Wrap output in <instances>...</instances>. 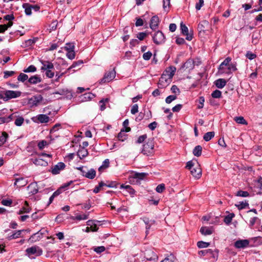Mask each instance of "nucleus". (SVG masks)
<instances>
[{
	"instance_id": "nucleus-1",
	"label": "nucleus",
	"mask_w": 262,
	"mask_h": 262,
	"mask_svg": "<svg viewBox=\"0 0 262 262\" xmlns=\"http://www.w3.org/2000/svg\"><path fill=\"white\" fill-rule=\"evenodd\" d=\"M176 69L174 67L167 68L162 74L158 82V87L163 89L166 87L171 82V79L174 75Z\"/></svg>"
},
{
	"instance_id": "nucleus-2",
	"label": "nucleus",
	"mask_w": 262,
	"mask_h": 262,
	"mask_svg": "<svg viewBox=\"0 0 262 262\" xmlns=\"http://www.w3.org/2000/svg\"><path fill=\"white\" fill-rule=\"evenodd\" d=\"M231 60L232 59L231 57H227L220 64L218 69L221 73L230 74L233 72L237 70L236 63L231 62Z\"/></svg>"
},
{
	"instance_id": "nucleus-3",
	"label": "nucleus",
	"mask_w": 262,
	"mask_h": 262,
	"mask_svg": "<svg viewBox=\"0 0 262 262\" xmlns=\"http://www.w3.org/2000/svg\"><path fill=\"white\" fill-rule=\"evenodd\" d=\"M142 153L147 156H151L154 153V141L152 139H148L143 145Z\"/></svg>"
},
{
	"instance_id": "nucleus-4",
	"label": "nucleus",
	"mask_w": 262,
	"mask_h": 262,
	"mask_svg": "<svg viewBox=\"0 0 262 262\" xmlns=\"http://www.w3.org/2000/svg\"><path fill=\"white\" fill-rule=\"evenodd\" d=\"M147 176V173L133 172L132 175L129 176L128 180L132 183L135 182V180H136V182H138L144 180Z\"/></svg>"
},
{
	"instance_id": "nucleus-5",
	"label": "nucleus",
	"mask_w": 262,
	"mask_h": 262,
	"mask_svg": "<svg viewBox=\"0 0 262 262\" xmlns=\"http://www.w3.org/2000/svg\"><path fill=\"white\" fill-rule=\"evenodd\" d=\"M152 40L156 45H160L165 42V37L161 31H158L152 35Z\"/></svg>"
},
{
	"instance_id": "nucleus-6",
	"label": "nucleus",
	"mask_w": 262,
	"mask_h": 262,
	"mask_svg": "<svg viewBox=\"0 0 262 262\" xmlns=\"http://www.w3.org/2000/svg\"><path fill=\"white\" fill-rule=\"evenodd\" d=\"M26 252L29 256L35 255L36 256H38L42 254V249L37 246L27 248Z\"/></svg>"
},
{
	"instance_id": "nucleus-7",
	"label": "nucleus",
	"mask_w": 262,
	"mask_h": 262,
	"mask_svg": "<svg viewBox=\"0 0 262 262\" xmlns=\"http://www.w3.org/2000/svg\"><path fill=\"white\" fill-rule=\"evenodd\" d=\"M32 120L36 123H46L49 122L50 118L47 115L39 114L31 118Z\"/></svg>"
},
{
	"instance_id": "nucleus-8",
	"label": "nucleus",
	"mask_w": 262,
	"mask_h": 262,
	"mask_svg": "<svg viewBox=\"0 0 262 262\" xmlns=\"http://www.w3.org/2000/svg\"><path fill=\"white\" fill-rule=\"evenodd\" d=\"M116 76V71L114 69L106 72L102 79H101L100 83L109 82L112 81Z\"/></svg>"
},
{
	"instance_id": "nucleus-9",
	"label": "nucleus",
	"mask_w": 262,
	"mask_h": 262,
	"mask_svg": "<svg viewBox=\"0 0 262 262\" xmlns=\"http://www.w3.org/2000/svg\"><path fill=\"white\" fill-rule=\"evenodd\" d=\"M4 95L5 96V100L7 101L10 99L19 97L21 95V92L20 91L8 90L5 92Z\"/></svg>"
},
{
	"instance_id": "nucleus-10",
	"label": "nucleus",
	"mask_w": 262,
	"mask_h": 262,
	"mask_svg": "<svg viewBox=\"0 0 262 262\" xmlns=\"http://www.w3.org/2000/svg\"><path fill=\"white\" fill-rule=\"evenodd\" d=\"M47 230L45 229H41L36 233L33 234L29 238L31 242H36L39 241L42 237V235L45 234Z\"/></svg>"
},
{
	"instance_id": "nucleus-11",
	"label": "nucleus",
	"mask_w": 262,
	"mask_h": 262,
	"mask_svg": "<svg viewBox=\"0 0 262 262\" xmlns=\"http://www.w3.org/2000/svg\"><path fill=\"white\" fill-rule=\"evenodd\" d=\"M180 28L182 33L186 36V39L189 41L191 40L193 38V35L192 34L189 33L187 27L183 23H181L180 24Z\"/></svg>"
},
{
	"instance_id": "nucleus-12",
	"label": "nucleus",
	"mask_w": 262,
	"mask_h": 262,
	"mask_svg": "<svg viewBox=\"0 0 262 262\" xmlns=\"http://www.w3.org/2000/svg\"><path fill=\"white\" fill-rule=\"evenodd\" d=\"M144 257L149 261L156 260L158 259L157 255L151 249L146 250L145 251Z\"/></svg>"
},
{
	"instance_id": "nucleus-13",
	"label": "nucleus",
	"mask_w": 262,
	"mask_h": 262,
	"mask_svg": "<svg viewBox=\"0 0 262 262\" xmlns=\"http://www.w3.org/2000/svg\"><path fill=\"white\" fill-rule=\"evenodd\" d=\"M66 165L63 162H59L56 165L52 167L51 172L53 174H57L60 173V171L64 169Z\"/></svg>"
},
{
	"instance_id": "nucleus-14",
	"label": "nucleus",
	"mask_w": 262,
	"mask_h": 262,
	"mask_svg": "<svg viewBox=\"0 0 262 262\" xmlns=\"http://www.w3.org/2000/svg\"><path fill=\"white\" fill-rule=\"evenodd\" d=\"M249 245V241L248 239H239L234 243V247L237 249L245 248Z\"/></svg>"
},
{
	"instance_id": "nucleus-15",
	"label": "nucleus",
	"mask_w": 262,
	"mask_h": 262,
	"mask_svg": "<svg viewBox=\"0 0 262 262\" xmlns=\"http://www.w3.org/2000/svg\"><path fill=\"white\" fill-rule=\"evenodd\" d=\"M40 62L42 64V67L40 69L42 71L54 69V65L51 61L48 60H40Z\"/></svg>"
},
{
	"instance_id": "nucleus-16",
	"label": "nucleus",
	"mask_w": 262,
	"mask_h": 262,
	"mask_svg": "<svg viewBox=\"0 0 262 262\" xmlns=\"http://www.w3.org/2000/svg\"><path fill=\"white\" fill-rule=\"evenodd\" d=\"M160 20L157 15L153 16L150 21L149 27L152 30L157 29L159 25Z\"/></svg>"
},
{
	"instance_id": "nucleus-17",
	"label": "nucleus",
	"mask_w": 262,
	"mask_h": 262,
	"mask_svg": "<svg viewBox=\"0 0 262 262\" xmlns=\"http://www.w3.org/2000/svg\"><path fill=\"white\" fill-rule=\"evenodd\" d=\"M191 174L195 178L199 179L202 174V170L200 166L197 164L190 170Z\"/></svg>"
},
{
	"instance_id": "nucleus-18",
	"label": "nucleus",
	"mask_w": 262,
	"mask_h": 262,
	"mask_svg": "<svg viewBox=\"0 0 262 262\" xmlns=\"http://www.w3.org/2000/svg\"><path fill=\"white\" fill-rule=\"evenodd\" d=\"M42 99L41 95H35L29 99V103L32 105L36 106L42 100Z\"/></svg>"
},
{
	"instance_id": "nucleus-19",
	"label": "nucleus",
	"mask_w": 262,
	"mask_h": 262,
	"mask_svg": "<svg viewBox=\"0 0 262 262\" xmlns=\"http://www.w3.org/2000/svg\"><path fill=\"white\" fill-rule=\"evenodd\" d=\"M27 189L29 191V193L31 194V195L36 194L38 191L37 183L34 182L31 183L27 187Z\"/></svg>"
},
{
	"instance_id": "nucleus-20",
	"label": "nucleus",
	"mask_w": 262,
	"mask_h": 262,
	"mask_svg": "<svg viewBox=\"0 0 262 262\" xmlns=\"http://www.w3.org/2000/svg\"><path fill=\"white\" fill-rule=\"evenodd\" d=\"M215 251H213L212 250L208 249H205L203 250L199 251L198 254L199 255L201 256H205V255H208L212 256L213 257H215ZM216 254H217V252L215 251Z\"/></svg>"
},
{
	"instance_id": "nucleus-21",
	"label": "nucleus",
	"mask_w": 262,
	"mask_h": 262,
	"mask_svg": "<svg viewBox=\"0 0 262 262\" xmlns=\"http://www.w3.org/2000/svg\"><path fill=\"white\" fill-rule=\"evenodd\" d=\"M194 67V61L192 59H188L182 66V69H186L188 70H192Z\"/></svg>"
},
{
	"instance_id": "nucleus-22",
	"label": "nucleus",
	"mask_w": 262,
	"mask_h": 262,
	"mask_svg": "<svg viewBox=\"0 0 262 262\" xmlns=\"http://www.w3.org/2000/svg\"><path fill=\"white\" fill-rule=\"evenodd\" d=\"M24 231V230H19L17 231H13L12 235L8 234L6 238L8 240H11L13 239L17 238L21 236V234L22 232Z\"/></svg>"
},
{
	"instance_id": "nucleus-23",
	"label": "nucleus",
	"mask_w": 262,
	"mask_h": 262,
	"mask_svg": "<svg viewBox=\"0 0 262 262\" xmlns=\"http://www.w3.org/2000/svg\"><path fill=\"white\" fill-rule=\"evenodd\" d=\"M41 81V78L38 75L32 76L28 79V82L31 84H36Z\"/></svg>"
},
{
	"instance_id": "nucleus-24",
	"label": "nucleus",
	"mask_w": 262,
	"mask_h": 262,
	"mask_svg": "<svg viewBox=\"0 0 262 262\" xmlns=\"http://www.w3.org/2000/svg\"><path fill=\"white\" fill-rule=\"evenodd\" d=\"M15 117V116L14 115V114H12L8 116L7 117H0V124L5 123H8L13 119H14V118Z\"/></svg>"
},
{
	"instance_id": "nucleus-25",
	"label": "nucleus",
	"mask_w": 262,
	"mask_h": 262,
	"mask_svg": "<svg viewBox=\"0 0 262 262\" xmlns=\"http://www.w3.org/2000/svg\"><path fill=\"white\" fill-rule=\"evenodd\" d=\"M95 97V95L91 93H86L80 97V101H87L92 100Z\"/></svg>"
},
{
	"instance_id": "nucleus-26",
	"label": "nucleus",
	"mask_w": 262,
	"mask_h": 262,
	"mask_svg": "<svg viewBox=\"0 0 262 262\" xmlns=\"http://www.w3.org/2000/svg\"><path fill=\"white\" fill-rule=\"evenodd\" d=\"M27 184V181L24 178H19L15 179V185L21 187L25 186Z\"/></svg>"
},
{
	"instance_id": "nucleus-27",
	"label": "nucleus",
	"mask_w": 262,
	"mask_h": 262,
	"mask_svg": "<svg viewBox=\"0 0 262 262\" xmlns=\"http://www.w3.org/2000/svg\"><path fill=\"white\" fill-rule=\"evenodd\" d=\"M227 81L222 78L219 79L215 81L214 84L219 89L223 88L226 84Z\"/></svg>"
},
{
	"instance_id": "nucleus-28",
	"label": "nucleus",
	"mask_w": 262,
	"mask_h": 262,
	"mask_svg": "<svg viewBox=\"0 0 262 262\" xmlns=\"http://www.w3.org/2000/svg\"><path fill=\"white\" fill-rule=\"evenodd\" d=\"M200 232L204 235H210L213 232V230L211 228L208 227H202L200 229Z\"/></svg>"
},
{
	"instance_id": "nucleus-29",
	"label": "nucleus",
	"mask_w": 262,
	"mask_h": 262,
	"mask_svg": "<svg viewBox=\"0 0 262 262\" xmlns=\"http://www.w3.org/2000/svg\"><path fill=\"white\" fill-rule=\"evenodd\" d=\"M209 26V22L206 20L200 22L198 26V29L200 32H205V29Z\"/></svg>"
},
{
	"instance_id": "nucleus-30",
	"label": "nucleus",
	"mask_w": 262,
	"mask_h": 262,
	"mask_svg": "<svg viewBox=\"0 0 262 262\" xmlns=\"http://www.w3.org/2000/svg\"><path fill=\"white\" fill-rule=\"evenodd\" d=\"M31 211V208L29 207L28 203L27 201L25 202L24 206L18 212V214L25 213H29Z\"/></svg>"
},
{
	"instance_id": "nucleus-31",
	"label": "nucleus",
	"mask_w": 262,
	"mask_h": 262,
	"mask_svg": "<svg viewBox=\"0 0 262 262\" xmlns=\"http://www.w3.org/2000/svg\"><path fill=\"white\" fill-rule=\"evenodd\" d=\"M120 188L125 189L130 195H134L136 192L135 190L128 185L122 184L120 186Z\"/></svg>"
},
{
	"instance_id": "nucleus-32",
	"label": "nucleus",
	"mask_w": 262,
	"mask_h": 262,
	"mask_svg": "<svg viewBox=\"0 0 262 262\" xmlns=\"http://www.w3.org/2000/svg\"><path fill=\"white\" fill-rule=\"evenodd\" d=\"M96 176V171L94 169H91L85 174L84 177L90 179H93Z\"/></svg>"
},
{
	"instance_id": "nucleus-33",
	"label": "nucleus",
	"mask_w": 262,
	"mask_h": 262,
	"mask_svg": "<svg viewBox=\"0 0 262 262\" xmlns=\"http://www.w3.org/2000/svg\"><path fill=\"white\" fill-rule=\"evenodd\" d=\"M214 135L215 133L214 132H207L204 134L203 136V139L205 141H209L214 137Z\"/></svg>"
},
{
	"instance_id": "nucleus-34",
	"label": "nucleus",
	"mask_w": 262,
	"mask_h": 262,
	"mask_svg": "<svg viewBox=\"0 0 262 262\" xmlns=\"http://www.w3.org/2000/svg\"><path fill=\"white\" fill-rule=\"evenodd\" d=\"M202 147L200 145L196 146L193 150V154L196 157H200L202 154Z\"/></svg>"
},
{
	"instance_id": "nucleus-35",
	"label": "nucleus",
	"mask_w": 262,
	"mask_h": 262,
	"mask_svg": "<svg viewBox=\"0 0 262 262\" xmlns=\"http://www.w3.org/2000/svg\"><path fill=\"white\" fill-rule=\"evenodd\" d=\"M8 138V134L6 132H3L2 136H0V147L7 141Z\"/></svg>"
},
{
	"instance_id": "nucleus-36",
	"label": "nucleus",
	"mask_w": 262,
	"mask_h": 262,
	"mask_svg": "<svg viewBox=\"0 0 262 262\" xmlns=\"http://www.w3.org/2000/svg\"><path fill=\"white\" fill-rule=\"evenodd\" d=\"M14 115L15 116L14 119L16 118L14 122L15 125L17 126H21L24 122V118L22 116L16 117L15 114Z\"/></svg>"
},
{
	"instance_id": "nucleus-37",
	"label": "nucleus",
	"mask_w": 262,
	"mask_h": 262,
	"mask_svg": "<svg viewBox=\"0 0 262 262\" xmlns=\"http://www.w3.org/2000/svg\"><path fill=\"white\" fill-rule=\"evenodd\" d=\"M12 25V21H9L7 24L0 25V33L4 32L6 30L8 29V28L11 27Z\"/></svg>"
},
{
	"instance_id": "nucleus-38",
	"label": "nucleus",
	"mask_w": 262,
	"mask_h": 262,
	"mask_svg": "<svg viewBox=\"0 0 262 262\" xmlns=\"http://www.w3.org/2000/svg\"><path fill=\"white\" fill-rule=\"evenodd\" d=\"M234 121L238 123V124H244V125H247V122L246 121V120L242 116H239V117H235L234 118Z\"/></svg>"
},
{
	"instance_id": "nucleus-39",
	"label": "nucleus",
	"mask_w": 262,
	"mask_h": 262,
	"mask_svg": "<svg viewBox=\"0 0 262 262\" xmlns=\"http://www.w3.org/2000/svg\"><path fill=\"white\" fill-rule=\"evenodd\" d=\"M23 8H25V12L26 15H30L32 13L31 5L29 4H24Z\"/></svg>"
},
{
	"instance_id": "nucleus-40",
	"label": "nucleus",
	"mask_w": 262,
	"mask_h": 262,
	"mask_svg": "<svg viewBox=\"0 0 262 262\" xmlns=\"http://www.w3.org/2000/svg\"><path fill=\"white\" fill-rule=\"evenodd\" d=\"M176 259V257L173 254H170L166 257L163 260L161 261V262H174Z\"/></svg>"
},
{
	"instance_id": "nucleus-41",
	"label": "nucleus",
	"mask_w": 262,
	"mask_h": 262,
	"mask_svg": "<svg viewBox=\"0 0 262 262\" xmlns=\"http://www.w3.org/2000/svg\"><path fill=\"white\" fill-rule=\"evenodd\" d=\"M35 42V40L34 39H29L28 40H26L23 43V46L25 48H29L31 47L33 45H34Z\"/></svg>"
},
{
	"instance_id": "nucleus-42",
	"label": "nucleus",
	"mask_w": 262,
	"mask_h": 262,
	"mask_svg": "<svg viewBox=\"0 0 262 262\" xmlns=\"http://www.w3.org/2000/svg\"><path fill=\"white\" fill-rule=\"evenodd\" d=\"M125 131L124 129H121V132L118 134L117 138L119 141H124L126 139V135L124 132Z\"/></svg>"
},
{
	"instance_id": "nucleus-43",
	"label": "nucleus",
	"mask_w": 262,
	"mask_h": 262,
	"mask_svg": "<svg viewBox=\"0 0 262 262\" xmlns=\"http://www.w3.org/2000/svg\"><path fill=\"white\" fill-rule=\"evenodd\" d=\"M234 217V214L230 213L225 217L224 221L227 225H229L231 222L232 220Z\"/></svg>"
},
{
	"instance_id": "nucleus-44",
	"label": "nucleus",
	"mask_w": 262,
	"mask_h": 262,
	"mask_svg": "<svg viewBox=\"0 0 262 262\" xmlns=\"http://www.w3.org/2000/svg\"><path fill=\"white\" fill-rule=\"evenodd\" d=\"M28 79V76L27 74L23 73H21L17 77V80L22 82H24Z\"/></svg>"
},
{
	"instance_id": "nucleus-45",
	"label": "nucleus",
	"mask_w": 262,
	"mask_h": 262,
	"mask_svg": "<svg viewBox=\"0 0 262 262\" xmlns=\"http://www.w3.org/2000/svg\"><path fill=\"white\" fill-rule=\"evenodd\" d=\"M89 218V213L88 214H77L75 216V219L78 221L85 220Z\"/></svg>"
},
{
	"instance_id": "nucleus-46",
	"label": "nucleus",
	"mask_w": 262,
	"mask_h": 262,
	"mask_svg": "<svg viewBox=\"0 0 262 262\" xmlns=\"http://www.w3.org/2000/svg\"><path fill=\"white\" fill-rule=\"evenodd\" d=\"M211 96L213 98H220L222 97V92L220 90H216L212 93Z\"/></svg>"
},
{
	"instance_id": "nucleus-47",
	"label": "nucleus",
	"mask_w": 262,
	"mask_h": 262,
	"mask_svg": "<svg viewBox=\"0 0 262 262\" xmlns=\"http://www.w3.org/2000/svg\"><path fill=\"white\" fill-rule=\"evenodd\" d=\"M93 250L98 254H100L104 252L105 250V247L101 246L98 247H94L93 248Z\"/></svg>"
},
{
	"instance_id": "nucleus-48",
	"label": "nucleus",
	"mask_w": 262,
	"mask_h": 262,
	"mask_svg": "<svg viewBox=\"0 0 262 262\" xmlns=\"http://www.w3.org/2000/svg\"><path fill=\"white\" fill-rule=\"evenodd\" d=\"M36 68L34 65H31L27 68L25 69L23 71L25 73L35 72L36 71Z\"/></svg>"
},
{
	"instance_id": "nucleus-49",
	"label": "nucleus",
	"mask_w": 262,
	"mask_h": 262,
	"mask_svg": "<svg viewBox=\"0 0 262 262\" xmlns=\"http://www.w3.org/2000/svg\"><path fill=\"white\" fill-rule=\"evenodd\" d=\"M239 210L246 208L249 206V204L246 202H241L239 204L235 205Z\"/></svg>"
},
{
	"instance_id": "nucleus-50",
	"label": "nucleus",
	"mask_w": 262,
	"mask_h": 262,
	"mask_svg": "<svg viewBox=\"0 0 262 262\" xmlns=\"http://www.w3.org/2000/svg\"><path fill=\"white\" fill-rule=\"evenodd\" d=\"M210 245L209 243L203 241H199L197 243V246L199 248H207Z\"/></svg>"
},
{
	"instance_id": "nucleus-51",
	"label": "nucleus",
	"mask_w": 262,
	"mask_h": 262,
	"mask_svg": "<svg viewBox=\"0 0 262 262\" xmlns=\"http://www.w3.org/2000/svg\"><path fill=\"white\" fill-rule=\"evenodd\" d=\"M110 165V161L108 159H105L102 163V165L99 168V171H100L102 169H105L108 167Z\"/></svg>"
},
{
	"instance_id": "nucleus-52",
	"label": "nucleus",
	"mask_w": 262,
	"mask_h": 262,
	"mask_svg": "<svg viewBox=\"0 0 262 262\" xmlns=\"http://www.w3.org/2000/svg\"><path fill=\"white\" fill-rule=\"evenodd\" d=\"M88 152L87 150H86L84 148H82L81 150H79L77 152L78 156H79L80 157L81 156L82 158L86 157L88 155Z\"/></svg>"
},
{
	"instance_id": "nucleus-53",
	"label": "nucleus",
	"mask_w": 262,
	"mask_h": 262,
	"mask_svg": "<svg viewBox=\"0 0 262 262\" xmlns=\"http://www.w3.org/2000/svg\"><path fill=\"white\" fill-rule=\"evenodd\" d=\"M236 195L242 197H248L249 196V193L246 191L239 190L237 192Z\"/></svg>"
},
{
	"instance_id": "nucleus-54",
	"label": "nucleus",
	"mask_w": 262,
	"mask_h": 262,
	"mask_svg": "<svg viewBox=\"0 0 262 262\" xmlns=\"http://www.w3.org/2000/svg\"><path fill=\"white\" fill-rule=\"evenodd\" d=\"M48 145V143L46 140H41L39 141L38 143V147L39 149L41 150L44 148V147Z\"/></svg>"
},
{
	"instance_id": "nucleus-55",
	"label": "nucleus",
	"mask_w": 262,
	"mask_h": 262,
	"mask_svg": "<svg viewBox=\"0 0 262 262\" xmlns=\"http://www.w3.org/2000/svg\"><path fill=\"white\" fill-rule=\"evenodd\" d=\"M177 99V96L176 95H169L166 97L165 102L167 104L170 103L172 101Z\"/></svg>"
},
{
	"instance_id": "nucleus-56",
	"label": "nucleus",
	"mask_w": 262,
	"mask_h": 262,
	"mask_svg": "<svg viewBox=\"0 0 262 262\" xmlns=\"http://www.w3.org/2000/svg\"><path fill=\"white\" fill-rule=\"evenodd\" d=\"M108 101V99H102L99 101L100 107L101 111H103L105 109V102Z\"/></svg>"
},
{
	"instance_id": "nucleus-57",
	"label": "nucleus",
	"mask_w": 262,
	"mask_h": 262,
	"mask_svg": "<svg viewBox=\"0 0 262 262\" xmlns=\"http://www.w3.org/2000/svg\"><path fill=\"white\" fill-rule=\"evenodd\" d=\"M165 189V185L164 184H161L157 186L156 190L157 192L162 193Z\"/></svg>"
},
{
	"instance_id": "nucleus-58",
	"label": "nucleus",
	"mask_w": 262,
	"mask_h": 262,
	"mask_svg": "<svg viewBox=\"0 0 262 262\" xmlns=\"http://www.w3.org/2000/svg\"><path fill=\"white\" fill-rule=\"evenodd\" d=\"M74 46L73 43H67L66 46L64 47V49L68 51H74Z\"/></svg>"
},
{
	"instance_id": "nucleus-59",
	"label": "nucleus",
	"mask_w": 262,
	"mask_h": 262,
	"mask_svg": "<svg viewBox=\"0 0 262 262\" xmlns=\"http://www.w3.org/2000/svg\"><path fill=\"white\" fill-rule=\"evenodd\" d=\"M147 35V33L146 32H140L137 35V37L140 40H143L145 37H146Z\"/></svg>"
},
{
	"instance_id": "nucleus-60",
	"label": "nucleus",
	"mask_w": 262,
	"mask_h": 262,
	"mask_svg": "<svg viewBox=\"0 0 262 262\" xmlns=\"http://www.w3.org/2000/svg\"><path fill=\"white\" fill-rule=\"evenodd\" d=\"M152 56V53L150 51H148L146 53H144L143 55V58L145 60H148L150 59Z\"/></svg>"
},
{
	"instance_id": "nucleus-61",
	"label": "nucleus",
	"mask_w": 262,
	"mask_h": 262,
	"mask_svg": "<svg viewBox=\"0 0 262 262\" xmlns=\"http://www.w3.org/2000/svg\"><path fill=\"white\" fill-rule=\"evenodd\" d=\"M52 69L46 71V76L49 78H52L54 76V72L52 71Z\"/></svg>"
},
{
	"instance_id": "nucleus-62",
	"label": "nucleus",
	"mask_w": 262,
	"mask_h": 262,
	"mask_svg": "<svg viewBox=\"0 0 262 262\" xmlns=\"http://www.w3.org/2000/svg\"><path fill=\"white\" fill-rule=\"evenodd\" d=\"M4 73V77L5 78H7L9 77L13 76L15 74V72L12 71H5Z\"/></svg>"
},
{
	"instance_id": "nucleus-63",
	"label": "nucleus",
	"mask_w": 262,
	"mask_h": 262,
	"mask_svg": "<svg viewBox=\"0 0 262 262\" xmlns=\"http://www.w3.org/2000/svg\"><path fill=\"white\" fill-rule=\"evenodd\" d=\"M204 0H199V2L195 4V9L197 10H200L202 7L204 5Z\"/></svg>"
},
{
	"instance_id": "nucleus-64",
	"label": "nucleus",
	"mask_w": 262,
	"mask_h": 262,
	"mask_svg": "<svg viewBox=\"0 0 262 262\" xmlns=\"http://www.w3.org/2000/svg\"><path fill=\"white\" fill-rule=\"evenodd\" d=\"M67 56L70 59H73L75 57L74 51H68L67 53Z\"/></svg>"
}]
</instances>
